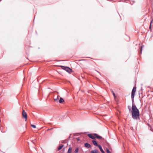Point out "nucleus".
Here are the masks:
<instances>
[{"instance_id":"obj_9","label":"nucleus","mask_w":153,"mask_h":153,"mask_svg":"<svg viewBox=\"0 0 153 153\" xmlns=\"http://www.w3.org/2000/svg\"><path fill=\"white\" fill-rule=\"evenodd\" d=\"M99 148L100 150L101 151L102 153H105L102 149V147L101 146H99Z\"/></svg>"},{"instance_id":"obj_12","label":"nucleus","mask_w":153,"mask_h":153,"mask_svg":"<svg viewBox=\"0 0 153 153\" xmlns=\"http://www.w3.org/2000/svg\"><path fill=\"white\" fill-rule=\"evenodd\" d=\"M64 102V100L62 97H60V99L59 100V102L60 103H61Z\"/></svg>"},{"instance_id":"obj_19","label":"nucleus","mask_w":153,"mask_h":153,"mask_svg":"<svg viewBox=\"0 0 153 153\" xmlns=\"http://www.w3.org/2000/svg\"><path fill=\"white\" fill-rule=\"evenodd\" d=\"M106 152L107 153H111V152L109 151V150L108 149H106Z\"/></svg>"},{"instance_id":"obj_26","label":"nucleus","mask_w":153,"mask_h":153,"mask_svg":"<svg viewBox=\"0 0 153 153\" xmlns=\"http://www.w3.org/2000/svg\"><path fill=\"white\" fill-rule=\"evenodd\" d=\"M90 153H94V151H91Z\"/></svg>"},{"instance_id":"obj_27","label":"nucleus","mask_w":153,"mask_h":153,"mask_svg":"<svg viewBox=\"0 0 153 153\" xmlns=\"http://www.w3.org/2000/svg\"><path fill=\"white\" fill-rule=\"evenodd\" d=\"M51 129H52V128L48 129H47V131L49 130H51Z\"/></svg>"},{"instance_id":"obj_16","label":"nucleus","mask_w":153,"mask_h":153,"mask_svg":"<svg viewBox=\"0 0 153 153\" xmlns=\"http://www.w3.org/2000/svg\"><path fill=\"white\" fill-rule=\"evenodd\" d=\"M143 47H144V46L143 45H142L141 46L140 50V54H141L142 53V49L143 48Z\"/></svg>"},{"instance_id":"obj_4","label":"nucleus","mask_w":153,"mask_h":153,"mask_svg":"<svg viewBox=\"0 0 153 153\" xmlns=\"http://www.w3.org/2000/svg\"><path fill=\"white\" fill-rule=\"evenodd\" d=\"M92 142L93 144H94V145L95 146H98L99 147V146H101L100 145H98V143H97V142L95 140H92Z\"/></svg>"},{"instance_id":"obj_14","label":"nucleus","mask_w":153,"mask_h":153,"mask_svg":"<svg viewBox=\"0 0 153 153\" xmlns=\"http://www.w3.org/2000/svg\"><path fill=\"white\" fill-rule=\"evenodd\" d=\"M71 152V147L70 146V148H69L68 151V153H70Z\"/></svg>"},{"instance_id":"obj_31","label":"nucleus","mask_w":153,"mask_h":153,"mask_svg":"<svg viewBox=\"0 0 153 153\" xmlns=\"http://www.w3.org/2000/svg\"><path fill=\"white\" fill-rule=\"evenodd\" d=\"M97 71V72H98V73H99L100 74V72H98V71Z\"/></svg>"},{"instance_id":"obj_6","label":"nucleus","mask_w":153,"mask_h":153,"mask_svg":"<svg viewBox=\"0 0 153 153\" xmlns=\"http://www.w3.org/2000/svg\"><path fill=\"white\" fill-rule=\"evenodd\" d=\"M94 136L97 137L98 139H102V137L101 136H99L97 134H94Z\"/></svg>"},{"instance_id":"obj_21","label":"nucleus","mask_w":153,"mask_h":153,"mask_svg":"<svg viewBox=\"0 0 153 153\" xmlns=\"http://www.w3.org/2000/svg\"><path fill=\"white\" fill-rule=\"evenodd\" d=\"M31 126L34 128H36V126L34 125H31Z\"/></svg>"},{"instance_id":"obj_24","label":"nucleus","mask_w":153,"mask_h":153,"mask_svg":"<svg viewBox=\"0 0 153 153\" xmlns=\"http://www.w3.org/2000/svg\"><path fill=\"white\" fill-rule=\"evenodd\" d=\"M112 93H113V95L114 96H115V94L114 93V91H112Z\"/></svg>"},{"instance_id":"obj_22","label":"nucleus","mask_w":153,"mask_h":153,"mask_svg":"<svg viewBox=\"0 0 153 153\" xmlns=\"http://www.w3.org/2000/svg\"><path fill=\"white\" fill-rule=\"evenodd\" d=\"M1 132H2V133H4V132H5V131H2V129H1Z\"/></svg>"},{"instance_id":"obj_11","label":"nucleus","mask_w":153,"mask_h":153,"mask_svg":"<svg viewBox=\"0 0 153 153\" xmlns=\"http://www.w3.org/2000/svg\"><path fill=\"white\" fill-rule=\"evenodd\" d=\"M132 107H136L134 104V99H132Z\"/></svg>"},{"instance_id":"obj_30","label":"nucleus","mask_w":153,"mask_h":153,"mask_svg":"<svg viewBox=\"0 0 153 153\" xmlns=\"http://www.w3.org/2000/svg\"><path fill=\"white\" fill-rule=\"evenodd\" d=\"M32 142L33 143H34V140H32Z\"/></svg>"},{"instance_id":"obj_23","label":"nucleus","mask_w":153,"mask_h":153,"mask_svg":"<svg viewBox=\"0 0 153 153\" xmlns=\"http://www.w3.org/2000/svg\"><path fill=\"white\" fill-rule=\"evenodd\" d=\"M152 20H151V21L150 23V25H151V26H152Z\"/></svg>"},{"instance_id":"obj_34","label":"nucleus","mask_w":153,"mask_h":153,"mask_svg":"<svg viewBox=\"0 0 153 153\" xmlns=\"http://www.w3.org/2000/svg\"><path fill=\"white\" fill-rule=\"evenodd\" d=\"M1 0H0V2L1 1Z\"/></svg>"},{"instance_id":"obj_5","label":"nucleus","mask_w":153,"mask_h":153,"mask_svg":"<svg viewBox=\"0 0 153 153\" xmlns=\"http://www.w3.org/2000/svg\"><path fill=\"white\" fill-rule=\"evenodd\" d=\"M88 136L89 138H90L92 139H95V137L92 135L91 134H88Z\"/></svg>"},{"instance_id":"obj_2","label":"nucleus","mask_w":153,"mask_h":153,"mask_svg":"<svg viewBox=\"0 0 153 153\" xmlns=\"http://www.w3.org/2000/svg\"><path fill=\"white\" fill-rule=\"evenodd\" d=\"M60 67L68 73H70L72 71V69L68 67L62 65L60 66Z\"/></svg>"},{"instance_id":"obj_32","label":"nucleus","mask_w":153,"mask_h":153,"mask_svg":"<svg viewBox=\"0 0 153 153\" xmlns=\"http://www.w3.org/2000/svg\"><path fill=\"white\" fill-rule=\"evenodd\" d=\"M68 145V143H67V146H67Z\"/></svg>"},{"instance_id":"obj_25","label":"nucleus","mask_w":153,"mask_h":153,"mask_svg":"<svg viewBox=\"0 0 153 153\" xmlns=\"http://www.w3.org/2000/svg\"><path fill=\"white\" fill-rule=\"evenodd\" d=\"M58 99V98L56 99H54V100L55 101H57Z\"/></svg>"},{"instance_id":"obj_17","label":"nucleus","mask_w":153,"mask_h":153,"mask_svg":"<svg viewBox=\"0 0 153 153\" xmlns=\"http://www.w3.org/2000/svg\"><path fill=\"white\" fill-rule=\"evenodd\" d=\"M134 94H131V98L132 99H134Z\"/></svg>"},{"instance_id":"obj_13","label":"nucleus","mask_w":153,"mask_h":153,"mask_svg":"<svg viewBox=\"0 0 153 153\" xmlns=\"http://www.w3.org/2000/svg\"><path fill=\"white\" fill-rule=\"evenodd\" d=\"M128 108L129 111L131 112V111H132V108H131V106L129 105L128 106Z\"/></svg>"},{"instance_id":"obj_10","label":"nucleus","mask_w":153,"mask_h":153,"mask_svg":"<svg viewBox=\"0 0 153 153\" xmlns=\"http://www.w3.org/2000/svg\"><path fill=\"white\" fill-rule=\"evenodd\" d=\"M64 146V145L61 144L60 146H59L58 147V150H59L61 149Z\"/></svg>"},{"instance_id":"obj_8","label":"nucleus","mask_w":153,"mask_h":153,"mask_svg":"<svg viewBox=\"0 0 153 153\" xmlns=\"http://www.w3.org/2000/svg\"><path fill=\"white\" fill-rule=\"evenodd\" d=\"M136 91V87L135 86H134L132 91L131 94H135V93Z\"/></svg>"},{"instance_id":"obj_28","label":"nucleus","mask_w":153,"mask_h":153,"mask_svg":"<svg viewBox=\"0 0 153 153\" xmlns=\"http://www.w3.org/2000/svg\"><path fill=\"white\" fill-rule=\"evenodd\" d=\"M151 25H150V27H149V28L150 29H151Z\"/></svg>"},{"instance_id":"obj_29","label":"nucleus","mask_w":153,"mask_h":153,"mask_svg":"<svg viewBox=\"0 0 153 153\" xmlns=\"http://www.w3.org/2000/svg\"><path fill=\"white\" fill-rule=\"evenodd\" d=\"M77 140H78V141H79V140H79V138H77Z\"/></svg>"},{"instance_id":"obj_15","label":"nucleus","mask_w":153,"mask_h":153,"mask_svg":"<svg viewBox=\"0 0 153 153\" xmlns=\"http://www.w3.org/2000/svg\"><path fill=\"white\" fill-rule=\"evenodd\" d=\"M79 151V149L78 148H76L75 151H74V153H77V152H78Z\"/></svg>"},{"instance_id":"obj_35","label":"nucleus","mask_w":153,"mask_h":153,"mask_svg":"<svg viewBox=\"0 0 153 153\" xmlns=\"http://www.w3.org/2000/svg\"><path fill=\"white\" fill-rule=\"evenodd\" d=\"M99 153H100V152H99Z\"/></svg>"},{"instance_id":"obj_7","label":"nucleus","mask_w":153,"mask_h":153,"mask_svg":"<svg viewBox=\"0 0 153 153\" xmlns=\"http://www.w3.org/2000/svg\"><path fill=\"white\" fill-rule=\"evenodd\" d=\"M85 146L87 148H89L91 147V145L88 143H86L85 144Z\"/></svg>"},{"instance_id":"obj_1","label":"nucleus","mask_w":153,"mask_h":153,"mask_svg":"<svg viewBox=\"0 0 153 153\" xmlns=\"http://www.w3.org/2000/svg\"><path fill=\"white\" fill-rule=\"evenodd\" d=\"M132 118L134 120H138L140 119V112L136 107H132L131 111Z\"/></svg>"},{"instance_id":"obj_18","label":"nucleus","mask_w":153,"mask_h":153,"mask_svg":"<svg viewBox=\"0 0 153 153\" xmlns=\"http://www.w3.org/2000/svg\"><path fill=\"white\" fill-rule=\"evenodd\" d=\"M92 151H94V153H97L98 152V150L97 149L92 150Z\"/></svg>"},{"instance_id":"obj_20","label":"nucleus","mask_w":153,"mask_h":153,"mask_svg":"<svg viewBox=\"0 0 153 153\" xmlns=\"http://www.w3.org/2000/svg\"><path fill=\"white\" fill-rule=\"evenodd\" d=\"M62 143H67L66 140H63L62 142Z\"/></svg>"},{"instance_id":"obj_3","label":"nucleus","mask_w":153,"mask_h":153,"mask_svg":"<svg viewBox=\"0 0 153 153\" xmlns=\"http://www.w3.org/2000/svg\"><path fill=\"white\" fill-rule=\"evenodd\" d=\"M22 115L23 118L25 119V121H26L27 120V115L24 110H23Z\"/></svg>"},{"instance_id":"obj_33","label":"nucleus","mask_w":153,"mask_h":153,"mask_svg":"<svg viewBox=\"0 0 153 153\" xmlns=\"http://www.w3.org/2000/svg\"><path fill=\"white\" fill-rule=\"evenodd\" d=\"M85 60V59H83V60Z\"/></svg>"}]
</instances>
